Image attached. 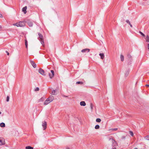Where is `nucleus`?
I'll return each mask as SVG.
<instances>
[{
  "instance_id": "9b49d317",
  "label": "nucleus",
  "mask_w": 149,
  "mask_h": 149,
  "mask_svg": "<svg viewBox=\"0 0 149 149\" xmlns=\"http://www.w3.org/2000/svg\"><path fill=\"white\" fill-rule=\"evenodd\" d=\"M31 64L32 65V66L33 67V68H35L36 67V65L34 62L33 61H31Z\"/></svg>"
},
{
  "instance_id": "9d476101",
  "label": "nucleus",
  "mask_w": 149,
  "mask_h": 149,
  "mask_svg": "<svg viewBox=\"0 0 149 149\" xmlns=\"http://www.w3.org/2000/svg\"><path fill=\"white\" fill-rule=\"evenodd\" d=\"M90 49H89L86 48L82 49L81 51V52L82 53H85L86 52H90Z\"/></svg>"
},
{
  "instance_id": "4c0bfd02",
  "label": "nucleus",
  "mask_w": 149,
  "mask_h": 149,
  "mask_svg": "<svg viewBox=\"0 0 149 149\" xmlns=\"http://www.w3.org/2000/svg\"><path fill=\"white\" fill-rule=\"evenodd\" d=\"M1 25H0V29H1Z\"/></svg>"
},
{
  "instance_id": "2f4dec72",
  "label": "nucleus",
  "mask_w": 149,
  "mask_h": 149,
  "mask_svg": "<svg viewBox=\"0 0 149 149\" xmlns=\"http://www.w3.org/2000/svg\"><path fill=\"white\" fill-rule=\"evenodd\" d=\"M39 90V88L37 87L35 88V91H38Z\"/></svg>"
},
{
  "instance_id": "a19ab883",
  "label": "nucleus",
  "mask_w": 149,
  "mask_h": 149,
  "mask_svg": "<svg viewBox=\"0 0 149 149\" xmlns=\"http://www.w3.org/2000/svg\"><path fill=\"white\" fill-rule=\"evenodd\" d=\"M134 149H138L136 148H134Z\"/></svg>"
},
{
  "instance_id": "39448f33",
  "label": "nucleus",
  "mask_w": 149,
  "mask_h": 149,
  "mask_svg": "<svg viewBox=\"0 0 149 149\" xmlns=\"http://www.w3.org/2000/svg\"><path fill=\"white\" fill-rule=\"evenodd\" d=\"M5 144L4 139L1 137H0V146H2Z\"/></svg>"
},
{
  "instance_id": "aec40b11",
  "label": "nucleus",
  "mask_w": 149,
  "mask_h": 149,
  "mask_svg": "<svg viewBox=\"0 0 149 149\" xmlns=\"http://www.w3.org/2000/svg\"><path fill=\"white\" fill-rule=\"evenodd\" d=\"M26 149H33V148L30 146H27L25 147Z\"/></svg>"
},
{
  "instance_id": "f3484780",
  "label": "nucleus",
  "mask_w": 149,
  "mask_h": 149,
  "mask_svg": "<svg viewBox=\"0 0 149 149\" xmlns=\"http://www.w3.org/2000/svg\"><path fill=\"white\" fill-rule=\"evenodd\" d=\"M0 126L2 127H5V124L3 123H1L0 124Z\"/></svg>"
},
{
  "instance_id": "4be33fe9",
  "label": "nucleus",
  "mask_w": 149,
  "mask_h": 149,
  "mask_svg": "<svg viewBox=\"0 0 149 149\" xmlns=\"http://www.w3.org/2000/svg\"><path fill=\"white\" fill-rule=\"evenodd\" d=\"M90 106L91 108V109L92 111L93 109V105L92 103L90 104Z\"/></svg>"
},
{
  "instance_id": "20e7f679",
  "label": "nucleus",
  "mask_w": 149,
  "mask_h": 149,
  "mask_svg": "<svg viewBox=\"0 0 149 149\" xmlns=\"http://www.w3.org/2000/svg\"><path fill=\"white\" fill-rule=\"evenodd\" d=\"M109 140L111 141L112 143V146H113L112 149H116V148L115 147L118 145L116 142L113 139L110 138Z\"/></svg>"
},
{
  "instance_id": "0eeeda50",
  "label": "nucleus",
  "mask_w": 149,
  "mask_h": 149,
  "mask_svg": "<svg viewBox=\"0 0 149 149\" xmlns=\"http://www.w3.org/2000/svg\"><path fill=\"white\" fill-rule=\"evenodd\" d=\"M51 72L52 73V74L50 73L49 74V76L50 78H52L54 76V72L53 70H51Z\"/></svg>"
},
{
  "instance_id": "393cba45",
  "label": "nucleus",
  "mask_w": 149,
  "mask_h": 149,
  "mask_svg": "<svg viewBox=\"0 0 149 149\" xmlns=\"http://www.w3.org/2000/svg\"><path fill=\"white\" fill-rule=\"evenodd\" d=\"M95 128L96 129H98L100 128V126L99 125H96Z\"/></svg>"
},
{
  "instance_id": "dca6fc26",
  "label": "nucleus",
  "mask_w": 149,
  "mask_h": 149,
  "mask_svg": "<svg viewBox=\"0 0 149 149\" xmlns=\"http://www.w3.org/2000/svg\"><path fill=\"white\" fill-rule=\"evenodd\" d=\"M45 99V98H44L43 97H42L38 100V102H42Z\"/></svg>"
},
{
  "instance_id": "e433bc0d",
  "label": "nucleus",
  "mask_w": 149,
  "mask_h": 149,
  "mask_svg": "<svg viewBox=\"0 0 149 149\" xmlns=\"http://www.w3.org/2000/svg\"><path fill=\"white\" fill-rule=\"evenodd\" d=\"M146 86L148 87H149V84H146Z\"/></svg>"
},
{
  "instance_id": "423d86ee",
  "label": "nucleus",
  "mask_w": 149,
  "mask_h": 149,
  "mask_svg": "<svg viewBox=\"0 0 149 149\" xmlns=\"http://www.w3.org/2000/svg\"><path fill=\"white\" fill-rule=\"evenodd\" d=\"M42 126L43 127V130H45L47 127V123L46 121L42 122Z\"/></svg>"
},
{
  "instance_id": "f257e3e1",
  "label": "nucleus",
  "mask_w": 149,
  "mask_h": 149,
  "mask_svg": "<svg viewBox=\"0 0 149 149\" xmlns=\"http://www.w3.org/2000/svg\"><path fill=\"white\" fill-rule=\"evenodd\" d=\"M54 100V97L52 96H50L46 100L44 103L45 105H46L52 102Z\"/></svg>"
},
{
  "instance_id": "b1692460",
  "label": "nucleus",
  "mask_w": 149,
  "mask_h": 149,
  "mask_svg": "<svg viewBox=\"0 0 149 149\" xmlns=\"http://www.w3.org/2000/svg\"><path fill=\"white\" fill-rule=\"evenodd\" d=\"M96 121L97 122L100 123L101 121V120L100 118H97L96 120Z\"/></svg>"
},
{
  "instance_id": "f704fd0d",
  "label": "nucleus",
  "mask_w": 149,
  "mask_h": 149,
  "mask_svg": "<svg viewBox=\"0 0 149 149\" xmlns=\"http://www.w3.org/2000/svg\"><path fill=\"white\" fill-rule=\"evenodd\" d=\"M148 49H149V43H148Z\"/></svg>"
},
{
  "instance_id": "1a4fd4ad",
  "label": "nucleus",
  "mask_w": 149,
  "mask_h": 149,
  "mask_svg": "<svg viewBox=\"0 0 149 149\" xmlns=\"http://www.w3.org/2000/svg\"><path fill=\"white\" fill-rule=\"evenodd\" d=\"M118 130V128H111L109 129L108 131L110 132H113L116 131Z\"/></svg>"
},
{
  "instance_id": "5701e85b",
  "label": "nucleus",
  "mask_w": 149,
  "mask_h": 149,
  "mask_svg": "<svg viewBox=\"0 0 149 149\" xmlns=\"http://www.w3.org/2000/svg\"><path fill=\"white\" fill-rule=\"evenodd\" d=\"M52 95H55L56 94V91L55 90H53L52 92Z\"/></svg>"
},
{
  "instance_id": "ddd939ff",
  "label": "nucleus",
  "mask_w": 149,
  "mask_h": 149,
  "mask_svg": "<svg viewBox=\"0 0 149 149\" xmlns=\"http://www.w3.org/2000/svg\"><path fill=\"white\" fill-rule=\"evenodd\" d=\"M86 103L84 101H81L80 102V105L81 106H85L86 105Z\"/></svg>"
},
{
  "instance_id": "ea45409f",
  "label": "nucleus",
  "mask_w": 149,
  "mask_h": 149,
  "mask_svg": "<svg viewBox=\"0 0 149 149\" xmlns=\"http://www.w3.org/2000/svg\"><path fill=\"white\" fill-rule=\"evenodd\" d=\"M1 112L0 111V114H1Z\"/></svg>"
},
{
  "instance_id": "7ed1b4c3",
  "label": "nucleus",
  "mask_w": 149,
  "mask_h": 149,
  "mask_svg": "<svg viewBox=\"0 0 149 149\" xmlns=\"http://www.w3.org/2000/svg\"><path fill=\"white\" fill-rule=\"evenodd\" d=\"M14 26H16L17 27H23L25 25V24L24 22H19L15 23L13 24Z\"/></svg>"
},
{
  "instance_id": "2eb2a0df",
  "label": "nucleus",
  "mask_w": 149,
  "mask_h": 149,
  "mask_svg": "<svg viewBox=\"0 0 149 149\" xmlns=\"http://www.w3.org/2000/svg\"><path fill=\"white\" fill-rule=\"evenodd\" d=\"M99 55L100 56V58L101 59H103L104 58V55L103 53H100L99 54Z\"/></svg>"
},
{
  "instance_id": "bb28decb",
  "label": "nucleus",
  "mask_w": 149,
  "mask_h": 149,
  "mask_svg": "<svg viewBox=\"0 0 149 149\" xmlns=\"http://www.w3.org/2000/svg\"><path fill=\"white\" fill-rule=\"evenodd\" d=\"M129 133L132 136H134V134L132 132V131H130L129 132Z\"/></svg>"
},
{
  "instance_id": "a878e982",
  "label": "nucleus",
  "mask_w": 149,
  "mask_h": 149,
  "mask_svg": "<svg viewBox=\"0 0 149 149\" xmlns=\"http://www.w3.org/2000/svg\"><path fill=\"white\" fill-rule=\"evenodd\" d=\"M145 138L146 140H149V135L146 136Z\"/></svg>"
},
{
  "instance_id": "a211bd4d",
  "label": "nucleus",
  "mask_w": 149,
  "mask_h": 149,
  "mask_svg": "<svg viewBox=\"0 0 149 149\" xmlns=\"http://www.w3.org/2000/svg\"><path fill=\"white\" fill-rule=\"evenodd\" d=\"M145 39H146V42H149V36H148L147 35L146 36Z\"/></svg>"
},
{
  "instance_id": "f03ea898",
  "label": "nucleus",
  "mask_w": 149,
  "mask_h": 149,
  "mask_svg": "<svg viewBox=\"0 0 149 149\" xmlns=\"http://www.w3.org/2000/svg\"><path fill=\"white\" fill-rule=\"evenodd\" d=\"M38 34L39 35V38L38 39L40 41L41 44L42 45L44 46V38L43 36L40 34V33H38Z\"/></svg>"
},
{
  "instance_id": "7c9ffc66",
  "label": "nucleus",
  "mask_w": 149,
  "mask_h": 149,
  "mask_svg": "<svg viewBox=\"0 0 149 149\" xmlns=\"http://www.w3.org/2000/svg\"><path fill=\"white\" fill-rule=\"evenodd\" d=\"M139 33L142 35L143 36V37H145V35L143 33H142V32H141V31H140L139 32Z\"/></svg>"
},
{
  "instance_id": "cd10ccee",
  "label": "nucleus",
  "mask_w": 149,
  "mask_h": 149,
  "mask_svg": "<svg viewBox=\"0 0 149 149\" xmlns=\"http://www.w3.org/2000/svg\"><path fill=\"white\" fill-rule=\"evenodd\" d=\"M76 84H83V83L82 82L77 81L76 82Z\"/></svg>"
},
{
  "instance_id": "473e14b6",
  "label": "nucleus",
  "mask_w": 149,
  "mask_h": 149,
  "mask_svg": "<svg viewBox=\"0 0 149 149\" xmlns=\"http://www.w3.org/2000/svg\"><path fill=\"white\" fill-rule=\"evenodd\" d=\"M0 17H3V15L1 13H0Z\"/></svg>"
},
{
  "instance_id": "f8f14e48",
  "label": "nucleus",
  "mask_w": 149,
  "mask_h": 149,
  "mask_svg": "<svg viewBox=\"0 0 149 149\" xmlns=\"http://www.w3.org/2000/svg\"><path fill=\"white\" fill-rule=\"evenodd\" d=\"M27 9V6H25L22 9V11L23 12L24 14H26V10Z\"/></svg>"
},
{
  "instance_id": "c756f323",
  "label": "nucleus",
  "mask_w": 149,
  "mask_h": 149,
  "mask_svg": "<svg viewBox=\"0 0 149 149\" xmlns=\"http://www.w3.org/2000/svg\"><path fill=\"white\" fill-rule=\"evenodd\" d=\"M126 22L127 23H128L129 24H131L130 21L128 20H126Z\"/></svg>"
},
{
  "instance_id": "c9c22d12",
  "label": "nucleus",
  "mask_w": 149,
  "mask_h": 149,
  "mask_svg": "<svg viewBox=\"0 0 149 149\" xmlns=\"http://www.w3.org/2000/svg\"><path fill=\"white\" fill-rule=\"evenodd\" d=\"M129 25H130L131 27H132V26L131 24H130Z\"/></svg>"
},
{
  "instance_id": "72a5a7b5",
  "label": "nucleus",
  "mask_w": 149,
  "mask_h": 149,
  "mask_svg": "<svg viewBox=\"0 0 149 149\" xmlns=\"http://www.w3.org/2000/svg\"><path fill=\"white\" fill-rule=\"evenodd\" d=\"M6 52L7 53V55H9V52H8L7 51H6Z\"/></svg>"
},
{
  "instance_id": "6ab92c4d",
  "label": "nucleus",
  "mask_w": 149,
  "mask_h": 149,
  "mask_svg": "<svg viewBox=\"0 0 149 149\" xmlns=\"http://www.w3.org/2000/svg\"><path fill=\"white\" fill-rule=\"evenodd\" d=\"M120 59L121 61H123L124 60V56L123 55L121 54L120 55Z\"/></svg>"
},
{
  "instance_id": "58836bf2",
  "label": "nucleus",
  "mask_w": 149,
  "mask_h": 149,
  "mask_svg": "<svg viewBox=\"0 0 149 149\" xmlns=\"http://www.w3.org/2000/svg\"><path fill=\"white\" fill-rule=\"evenodd\" d=\"M66 149H70V148H67Z\"/></svg>"
},
{
  "instance_id": "c85d7f7f",
  "label": "nucleus",
  "mask_w": 149,
  "mask_h": 149,
  "mask_svg": "<svg viewBox=\"0 0 149 149\" xmlns=\"http://www.w3.org/2000/svg\"><path fill=\"white\" fill-rule=\"evenodd\" d=\"M9 97L8 96L7 97V98H6L7 102H8L9 101Z\"/></svg>"
},
{
  "instance_id": "412c9836",
  "label": "nucleus",
  "mask_w": 149,
  "mask_h": 149,
  "mask_svg": "<svg viewBox=\"0 0 149 149\" xmlns=\"http://www.w3.org/2000/svg\"><path fill=\"white\" fill-rule=\"evenodd\" d=\"M25 45H26V48L27 49L28 48V44H27V42L26 40H25Z\"/></svg>"
},
{
  "instance_id": "4468645a",
  "label": "nucleus",
  "mask_w": 149,
  "mask_h": 149,
  "mask_svg": "<svg viewBox=\"0 0 149 149\" xmlns=\"http://www.w3.org/2000/svg\"><path fill=\"white\" fill-rule=\"evenodd\" d=\"M28 25L30 26L31 27L33 26V24L32 22L29 21L28 22Z\"/></svg>"
},
{
  "instance_id": "6e6552de",
  "label": "nucleus",
  "mask_w": 149,
  "mask_h": 149,
  "mask_svg": "<svg viewBox=\"0 0 149 149\" xmlns=\"http://www.w3.org/2000/svg\"><path fill=\"white\" fill-rule=\"evenodd\" d=\"M39 72L42 75H45L44 70L40 68L39 70Z\"/></svg>"
}]
</instances>
